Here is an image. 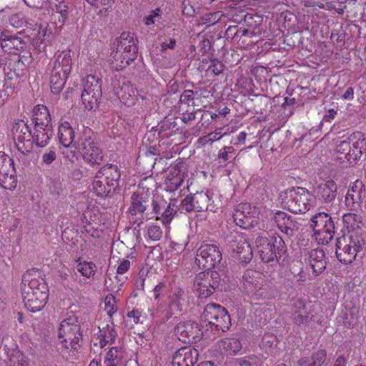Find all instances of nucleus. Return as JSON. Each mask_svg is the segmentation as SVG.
Here are the masks:
<instances>
[{
    "label": "nucleus",
    "mask_w": 366,
    "mask_h": 366,
    "mask_svg": "<svg viewBox=\"0 0 366 366\" xmlns=\"http://www.w3.org/2000/svg\"><path fill=\"white\" fill-rule=\"evenodd\" d=\"M49 286L42 270L30 268L24 272L21 280V297L27 310L35 313L44 309L49 300Z\"/></svg>",
    "instance_id": "f257e3e1"
},
{
    "label": "nucleus",
    "mask_w": 366,
    "mask_h": 366,
    "mask_svg": "<svg viewBox=\"0 0 366 366\" xmlns=\"http://www.w3.org/2000/svg\"><path fill=\"white\" fill-rule=\"evenodd\" d=\"M138 54L137 40L133 36L122 34L112 48L109 61L112 69L120 71L136 60Z\"/></svg>",
    "instance_id": "f03ea898"
},
{
    "label": "nucleus",
    "mask_w": 366,
    "mask_h": 366,
    "mask_svg": "<svg viewBox=\"0 0 366 366\" xmlns=\"http://www.w3.org/2000/svg\"><path fill=\"white\" fill-rule=\"evenodd\" d=\"M120 177L118 166L104 165L100 167L94 175L92 190L98 197H107L117 188Z\"/></svg>",
    "instance_id": "7ed1b4c3"
},
{
    "label": "nucleus",
    "mask_w": 366,
    "mask_h": 366,
    "mask_svg": "<svg viewBox=\"0 0 366 366\" xmlns=\"http://www.w3.org/2000/svg\"><path fill=\"white\" fill-rule=\"evenodd\" d=\"M202 319L205 322L206 331L210 330L213 335L228 330L231 325V317L228 312L223 306L217 304L206 305Z\"/></svg>",
    "instance_id": "20e7f679"
},
{
    "label": "nucleus",
    "mask_w": 366,
    "mask_h": 366,
    "mask_svg": "<svg viewBox=\"0 0 366 366\" xmlns=\"http://www.w3.org/2000/svg\"><path fill=\"white\" fill-rule=\"evenodd\" d=\"M255 244L261 259L266 263L277 260L287 250L285 242L279 234H273L269 238L257 237Z\"/></svg>",
    "instance_id": "39448f33"
},
{
    "label": "nucleus",
    "mask_w": 366,
    "mask_h": 366,
    "mask_svg": "<svg viewBox=\"0 0 366 366\" xmlns=\"http://www.w3.org/2000/svg\"><path fill=\"white\" fill-rule=\"evenodd\" d=\"M71 61L69 51H62L57 56L50 76L52 93L59 94L64 88L72 68Z\"/></svg>",
    "instance_id": "423d86ee"
},
{
    "label": "nucleus",
    "mask_w": 366,
    "mask_h": 366,
    "mask_svg": "<svg viewBox=\"0 0 366 366\" xmlns=\"http://www.w3.org/2000/svg\"><path fill=\"white\" fill-rule=\"evenodd\" d=\"M152 191L146 189L142 182L132 196L130 207L128 209L129 220L139 227L143 224L144 213L150 207Z\"/></svg>",
    "instance_id": "0eeeda50"
},
{
    "label": "nucleus",
    "mask_w": 366,
    "mask_h": 366,
    "mask_svg": "<svg viewBox=\"0 0 366 366\" xmlns=\"http://www.w3.org/2000/svg\"><path fill=\"white\" fill-rule=\"evenodd\" d=\"M320 310V305L306 302L302 299L293 300L292 304V319L297 326L307 325L311 322H319L317 315Z\"/></svg>",
    "instance_id": "6e6552de"
},
{
    "label": "nucleus",
    "mask_w": 366,
    "mask_h": 366,
    "mask_svg": "<svg viewBox=\"0 0 366 366\" xmlns=\"http://www.w3.org/2000/svg\"><path fill=\"white\" fill-rule=\"evenodd\" d=\"M363 140L353 133L336 144V159L340 162L352 164L361 157Z\"/></svg>",
    "instance_id": "1a4fd4ad"
},
{
    "label": "nucleus",
    "mask_w": 366,
    "mask_h": 366,
    "mask_svg": "<svg viewBox=\"0 0 366 366\" xmlns=\"http://www.w3.org/2000/svg\"><path fill=\"white\" fill-rule=\"evenodd\" d=\"M364 241L357 234L339 237L336 242V256L340 262H353L364 245Z\"/></svg>",
    "instance_id": "9d476101"
},
{
    "label": "nucleus",
    "mask_w": 366,
    "mask_h": 366,
    "mask_svg": "<svg viewBox=\"0 0 366 366\" xmlns=\"http://www.w3.org/2000/svg\"><path fill=\"white\" fill-rule=\"evenodd\" d=\"M287 207L293 213H305L315 205V197L305 187L292 188L287 192Z\"/></svg>",
    "instance_id": "9b49d317"
},
{
    "label": "nucleus",
    "mask_w": 366,
    "mask_h": 366,
    "mask_svg": "<svg viewBox=\"0 0 366 366\" xmlns=\"http://www.w3.org/2000/svg\"><path fill=\"white\" fill-rule=\"evenodd\" d=\"M220 282L221 275L218 272L204 270L195 275L193 288L199 297H208L218 288Z\"/></svg>",
    "instance_id": "f8f14e48"
},
{
    "label": "nucleus",
    "mask_w": 366,
    "mask_h": 366,
    "mask_svg": "<svg viewBox=\"0 0 366 366\" xmlns=\"http://www.w3.org/2000/svg\"><path fill=\"white\" fill-rule=\"evenodd\" d=\"M102 94L101 78L94 74H88L83 79L81 101L86 109L92 110L97 107Z\"/></svg>",
    "instance_id": "ddd939ff"
},
{
    "label": "nucleus",
    "mask_w": 366,
    "mask_h": 366,
    "mask_svg": "<svg viewBox=\"0 0 366 366\" xmlns=\"http://www.w3.org/2000/svg\"><path fill=\"white\" fill-rule=\"evenodd\" d=\"M222 259V252L219 246L205 243L199 247L196 251L195 263L199 269L212 271Z\"/></svg>",
    "instance_id": "4468645a"
},
{
    "label": "nucleus",
    "mask_w": 366,
    "mask_h": 366,
    "mask_svg": "<svg viewBox=\"0 0 366 366\" xmlns=\"http://www.w3.org/2000/svg\"><path fill=\"white\" fill-rule=\"evenodd\" d=\"M189 167L182 159L178 158L167 169L164 185L167 190L174 192L182 186L185 178L189 175Z\"/></svg>",
    "instance_id": "2eb2a0df"
},
{
    "label": "nucleus",
    "mask_w": 366,
    "mask_h": 366,
    "mask_svg": "<svg viewBox=\"0 0 366 366\" xmlns=\"http://www.w3.org/2000/svg\"><path fill=\"white\" fill-rule=\"evenodd\" d=\"M13 140L17 149L23 154H28L33 149L32 133L24 120H18L11 128Z\"/></svg>",
    "instance_id": "dca6fc26"
},
{
    "label": "nucleus",
    "mask_w": 366,
    "mask_h": 366,
    "mask_svg": "<svg viewBox=\"0 0 366 366\" xmlns=\"http://www.w3.org/2000/svg\"><path fill=\"white\" fill-rule=\"evenodd\" d=\"M81 326L76 317L69 316L64 319L59 327V339H61L63 347L66 349L74 347L79 340Z\"/></svg>",
    "instance_id": "f3484780"
},
{
    "label": "nucleus",
    "mask_w": 366,
    "mask_h": 366,
    "mask_svg": "<svg viewBox=\"0 0 366 366\" xmlns=\"http://www.w3.org/2000/svg\"><path fill=\"white\" fill-rule=\"evenodd\" d=\"M79 151L83 157V160L90 165H95V164L99 165L103 161L102 150L97 142L95 141L94 137L91 136L89 133L85 132L81 138Z\"/></svg>",
    "instance_id": "a211bd4d"
},
{
    "label": "nucleus",
    "mask_w": 366,
    "mask_h": 366,
    "mask_svg": "<svg viewBox=\"0 0 366 366\" xmlns=\"http://www.w3.org/2000/svg\"><path fill=\"white\" fill-rule=\"evenodd\" d=\"M259 212L256 207L249 203L237 205L233 214L235 224L243 229H249L258 224Z\"/></svg>",
    "instance_id": "6ab92c4d"
},
{
    "label": "nucleus",
    "mask_w": 366,
    "mask_h": 366,
    "mask_svg": "<svg viewBox=\"0 0 366 366\" xmlns=\"http://www.w3.org/2000/svg\"><path fill=\"white\" fill-rule=\"evenodd\" d=\"M0 185L7 190H14L17 186L14 161L4 152H0Z\"/></svg>",
    "instance_id": "aec40b11"
},
{
    "label": "nucleus",
    "mask_w": 366,
    "mask_h": 366,
    "mask_svg": "<svg viewBox=\"0 0 366 366\" xmlns=\"http://www.w3.org/2000/svg\"><path fill=\"white\" fill-rule=\"evenodd\" d=\"M175 335L182 342L196 343L202 338L203 332L196 322H182L175 327Z\"/></svg>",
    "instance_id": "412c9836"
},
{
    "label": "nucleus",
    "mask_w": 366,
    "mask_h": 366,
    "mask_svg": "<svg viewBox=\"0 0 366 366\" xmlns=\"http://www.w3.org/2000/svg\"><path fill=\"white\" fill-rule=\"evenodd\" d=\"M365 196V184L357 179L351 184L345 196V204L348 209L352 212L361 211Z\"/></svg>",
    "instance_id": "4be33fe9"
},
{
    "label": "nucleus",
    "mask_w": 366,
    "mask_h": 366,
    "mask_svg": "<svg viewBox=\"0 0 366 366\" xmlns=\"http://www.w3.org/2000/svg\"><path fill=\"white\" fill-rule=\"evenodd\" d=\"M262 274L259 271L247 269L242 277L243 290L251 296H262Z\"/></svg>",
    "instance_id": "5701e85b"
},
{
    "label": "nucleus",
    "mask_w": 366,
    "mask_h": 366,
    "mask_svg": "<svg viewBox=\"0 0 366 366\" xmlns=\"http://www.w3.org/2000/svg\"><path fill=\"white\" fill-rule=\"evenodd\" d=\"M243 340L242 336L234 335L218 340L217 346L220 352L225 355H237L242 350Z\"/></svg>",
    "instance_id": "b1692460"
},
{
    "label": "nucleus",
    "mask_w": 366,
    "mask_h": 366,
    "mask_svg": "<svg viewBox=\"0 0 366 366\" xmlns=\"http://www.w3.org/2000/svg\"><path fill=\"white\" fill-rule=\"evenodd\" d=\"M199 356L197 349L190 347H183L174 352L172 366H192L195 364Z\"/></svg>",
    "instance_id": "393cba45"
},
{
    "label": "nucleus",
    "mask_w": 366,
    "mask_h": 366,
    "mask_svg": "<svg viewBox=\"0 0 366 366\" xmlns=\"http://www.w3.org/2000/svg\"><path fill=\"white\" fill-rule=\"evenodd\" d=\"M234 252L237 256V259L243 263H249L252 259V247L248 241V239L242 234H238L234 240L232 244Z\"/></svg>",
    "instance_id": "a878e982"
},
{
    "label": "nucleus",
    "mask_w": 366,
    "mask_h": 366,
    "mask_svg": "<svg viewBox=\"0 0 366 366\" xmlns=\"http://www.w3.org/2000/svg\"><path fill=\"white\" fill-rule=\"evenodd\" d=\"M274 221L280 230L288 237H292L295 232L299 229L298 222L294 220V217L287 214L285 212H276L274 213Z\"/></svg>",
    "instance_id": "bb28decb"
},
{
    "label": "nucleus",
    "mask_w": 366,
    "mask_h": 366,
    "mask_svg": "<svg viewBox=\"0 0 366 366\" xmlns=\"http://www.w3.org/2000/svg\"><path fill=\"white\" fill-rule=\"evenodd\" d=\"M97 335L94 345H99L100 348H102L107 344L114 343L117 336V332L112 322L110 323L103 322L99 326Z\"/></svg>",
    "instance_id": "cd10ccee"
},
{
    "label": "nucleus",
    "mask_w": 366,
    "mask_h": 366,
    "mask_svg": "<svg viewBox=\"0 0 366 366\" xmlns=\"http://www.w3.org/2000/svg\"><path fill=\"white\" fill-rule=\"evenodd\" d=\"M195 211L203 212L209 211L217 212V207L212 200V194L209 192H199L193 194Z\"/></svg>",
    "instance_id": "c85d7f7f"
},
{
    "label": "nucleus",
    "mask_w": 366,
    "mask_h": 366,
    "mask_svg": "<svg viewBox=\"0 0 366 366\" xmlns=\"http://www.w3.org/2000/svg\"><path fill=\"white\" fill-rule=\"evenodd\" d=\"M309 264L315 277L319 276L326 269V258L322 249H312L309 255Z\"/></svg>",
    "instance_id": "c756f323"
},
{
    "label": "nucleus",
    "mask_w": 366,
    "mask_h": 366,
    "mask_svg": "<svg viewBox=\"0 0 366 366\" xmlns=\"http://www.w3.org/2000/svg\"><path fill=\"white\" fill-rule=\"evenodd\" d=\"M315 192L319 199L325 202H332L337 196V184L332 179L320 184L315 188Z\"/></svg>",
    "instance_id": "7c9ffc66"
},
{
    "label": "nucleus",
    "mask_w": 366,
    "mask_h": 366,
    "mask_svg": "<svg viewBox=\"0 0 366 366\" xmlns=\"http://www.w3.org/2000/svg\"><path fill=\"white\" fill-rule=\"evenodd\" d=\"M126 357V353L121 347H112L106 352L104 363L105 366H122Z\"/></svg>",
    "instance_id": "2f4dec72"
},
{
    "label": "nucleus",
    "mask_w": 366,
    "mask_h": 366,
    "mask_svg": "<svg viewBox=\"0 0 366 366\" xmlns=\"http://www.w3.org/2000/svg\"><path fill=\"white\" fill-rule=\"evenodd\" d=\"M75 132L69 122H64L59 124L58 139L64 148H71L74 142Z\"/></svg>",
    "instance_id": "473e14b6"
},
{
    "label": "nucleus",
    "mask_w": 366,
    "mask_h": 366,
    "mask_svg": "<svg viewBox=\"0 0 366 366\" xmlns=\"http://www.w3.org/2000/svg\"><path fill=\"white\" fill-rule=\"evenodd\" d=\"M33 113V120L35 127L37 128H40L39 127H52L51 115L46 107L37 105L34 107Z\"/></svg>",
    "instance_id": "72a5a7b5"
},
{
    "label": "nucleus",
    "mask_w": 366,
    "mask_h": 366,
    "mask_svg": "<svg viewBox=\"0 0 366 366\" xmlns=\"http://www.w3.org/2000/svg\"><path fill=\"white\" fill-rule=\"evenodd\" d=\"M49 6L51 9V19L54 21L56 24L58 22L60 26H62L69 14L67 3L61 1L56 4V2H53L52 0H50V4H48V7Z\"/></svg>",
    "instance_id": "f704fd0d"
},
{
    "label": "nucleus",
    "mask_w": 366,
    "mask_h": 366,
    "mask_svg": "<svg viewBox=\"0 0 366 366\" xmlns=\"http://www.w3.org/2000/svg\"><path fill=\"white\" fill-rule=\"evenodd\" d=\"M326 350L320 349L312 355H303L297 361L299 366H321L326 360Z\"/></svg>",
    "instance_id": "c9c22d12"
},
{
    "label": "nucleus",
    "mask_w": 366,
    "mask_h": 366,
    "mask_svg": "<svg viewBox=\"0 0 366 366\" xmlns=\"http://www.w3.org/2000/svg\"><path fill=\"white\" fill-rule=\"evenodd\" d=\"M244 26L250 31V36H259L262 34V18L256 14H244Z\"/></svg>",
    "instance_id": "e433bc0d"
},
{
    "label": "nucleus",
    "mask_w": 366,
    "mask_h": 366,
    "mask_svg": "<svg viewBox=\"0 0 366 366\" xmlns=\"http://www.w3.org/2000/svg\"><path fill=\"white\" fill-rule=\"evenodd\" d=\"M38 128L34 126V132L32 134L33 144H36L37 147H45L49 144L52 135V127H40Z\"/></svg>",
    "instance_id": "4c0bfd02"
},
{
    "label": "nucleus",
    "mask_w": 366,
    "mask_h": 366,
    "mask_svg": "<svg viewBox=\"0 0 366 366\" xmlns=\"http://www.w3.org/2000/svg\"><path fill=\"white\" fill-rule=\"evenodd\" d=\"M76 269L84 279H92L96 274L97 266L94 262H88L80 257L76 259Z\"/></svg>",
    "instance_id": "58836bf2"
},
{
    "label": "nucleus",
    "mask_w": 366,
    "mask_h": 366,
    "mask_svg": "<svg viewBox=\"0 0 366 366\" xmlns=\"http://www.w3.org/2000/svg\"><path fill=\"white\" fill-rule=\"evenodd\" d=\"M183 291L182 289H174L169 296L168 312L170 315H177L181 312Z\"/></svg>",
    "instance_id": "ea45409f"
},
{
    "label": "nucleus",
    "mask_w": 366,
    "mask_h": 366,
    "mask_svg": "<svg viewBox=\"0 0 366 366\" xmlns=\"http://www.w3.org/2000/svg\"><path fill=\"white\" fill-rule=\"evenodd\" d=\"M1 44V47L6 52L14 53L21 51V49L24 48V43L20 37L10 35L6 36V37L3 39Z\"/></svg>",
    "instance_id": "a19ab883"
},
{
    "label": "nucleus",
    "mask_w": 366,
    "mask_h": 366,
    "mask_svg": "<svg viewBox=\"0 0 366 366\" xmlns=\"http://www.w3.org/2000/svg\"><path fill=\"white\" fill-rule=\"evenodd\" d=\"M334 234L335 224L332 217H330L329 220L326 222L325 225H323L320 233L318 234V237L317 238L316 241H317L319 244L326 245V244L332 241Z\"/></svg>",
    "instance_id": "79ce46f5"
},
{
    "label": "nucleus",
    "mask_w": 366,
    "mask_h": 366,
    "mask_svg": "<svg viewBox=\"0 0 366 366\" xmlns=\"http://www.w3.org/2000/svg\"><path fill=\"white\" fill-rule=\"evenodd\" d=\"M178 211V200L175 198H172L169 203H167V205L164 210L162 212L160 217H157V219H161L162 223L167 226L170 224L172 220L173 219L174 215L177 214Z\"/></svg>",
    "instance_id": "37998d69"
},
{
    "label": "nucleus",
    "mask_w": 366,
    "mask_h": 366,
    "mask_svg": "<svg viewBox=\"0 0 366 366\" xmlns=\"http://www.w3.org/2000/svg\"><path fill=\"white\" fill-rule=\"evenodd\" d=\"M127 280L126 276H119L117 274L107 276L104 285L107 290L112 292H119Z\"/></svg>",
    "instance_id": "c03bdc74"
},
{
    "label": "nucleus",
    "mask_w": 366,
    "mask_h": 366,
    "mask_svg": "<svg viewBox=\"0 0 366 366\" xmlns=\"http://www.w3.org/2000/svg\"><path fill=\"white\" fill-rule=\"evenodd\" d=\"M330 217L326 212H318L312 217L310 226L313 229L315 239L318 237L323 225H325L327 222L330 220Z\"/></svg>",
    "instance_id": "a18cd8bd"
},
{
    "label": "nucleus",
    "mask_w": 366,
    "mask_h": 366,
    "mask_svg": "<svg viewBox=\"0 0 366 366\" xmlns=\"http://www.w3.org/2000/svg\"><path fill=\"white\" fill-rule=\"evenodd\" d=\"M25 66H26L24 61L18 59L16 61H9L7 68L5 69V71L8 70L6 71V74L10 79L14 78V76L16 77H20L24 74Z\"/></svg>",
    "instance_id": "49530a36"
},
{
    "label": "nucleus",
    "mask_w": 366,
    "mask_h": 366,
    "mask_svg": "<svg viewBox=\"0 0 366 366\" xmlns=\"http://www.w3.org/2000/svg\"><path fill=\"white\" fill-rule=\"evenodd\" d=\"M277 339L276 335L270 333H266L262 336L260 342V347L266 352L274 353L276 350Z\"/></svg>",
    "instance_id": "de8ad7c7"
},
{
    "label": "nucleus",
    "mask_w": 366,
    "mask_h": 366,
    "mask_svg": "<svg viewBox=\"0 0 366 366\" xmlns=\"http://www.w3.org/2000/svg\"><path fill=\"white\" fill-rule=\"evenodd\" d=\"M8 366H28V359L21 351L16 349L9 357Z\"/></svg>",
    "instance_id": "09e8293b"
},
{
    "label": "nucleus",
    "mask_w": 366,
    "mask_h": 366,
    "mask_svg": "<svg viewBox=\"0 0 366 366\" xmlns=\"http://www.w3.org/2000/svg\"><path fill=\"white\" fill-rule=\"evenodd\" d=\"M224 16H225L222 11H216L215 12L202 14L200 17V21L202 24H204L207 26H213L217 22L221 21Z\"/></svg>",
    "instance_id": "8fccbe9b"
},
{
    "label": "nucleus",
    "mask_w": 366,
    "mask_h": 366,
    "mask_svg": "<svg viewBox=\"0 0 366 366\" xmlns=\"http://www.w3.org/2000/svg\"><path fill=\"white\" fill-rule=\"evenodd\" d=\"M192 4H191L189 1H184L182 3V13L188 17H192L194 15L199 13L200 9H198L199 1H197L195 4H194V0H192Z\"/></svg>",
    "instance_id": "3c124183"
},
{
    "label": "nucleus",
    "mask_w": 366,
    "mask_h": 366,
    "mask_svg": "<svg viewBox=\"0 0 366 366\" xmlns=\"http://www.w3.org/2000/svg\"><path fill=\"white\" fill-rule=\"evenodd\" d=\"M178 211L190 212L195 211L194 202L193 200V194L187 195L182 199L181 203L178 204Z\"/></svg>",
    "instance_id": "603ef678"
},
{
    "label": "nucleus",
    "mask_w": 366,
    "mask_h": 366,
    "mask_svg": "<svg viewBox=\"0 0 366 366\" xmlns=\"http://www.w3.org/2000/svg\"><path fill=\"white\" fill-rule=\"evenodd\" d=\"M97 218L96 213H94L92 209L87 208V209L84 212L81 222L83 227L85 228L88 232H89L90 229H87V227L91 226L92 223L97 220Z\"/></svg>",
    "instance_id": "864d4df0"
},
{
    "label": "nucleus",
    "mask_w": 366,
    "mask_h": 366,
    "mask_svg": "<svg viewBox=\"0 0 366 366\" xmlns=\"http://www.w3.org/2000/svg\"><path fill=\"white\" fill-rule=\"evenodd\" d=\"M162 14L163 11L160 8L153 9L151 11L150 14L144 19V24L147 26H150L157 22H159Z\"/></svg>",
    "instance_id": "5fc2aeb1"
},
{
    "label": "nucleus",
    "mask_w": 366,
    "mask_h": 366,
    "mask_svg": "<svg viewBox=\"0 0 366 366\" xmlns=\"http://www.w3.org/2000/svg\"><path fill=\"white\" fill-rule=\"evenodd\" d=\"M167 204V201L163 198H161V197L157 196L155 199H154L153 196L152 195V202L150 205L152 206L154 214H162L166 208Z\"/></svg>",
    "instance_id": "6e6d98bb"
},
{
    "label": "nucleus",
    "mask_w": 366,
    "mask_h": 366,
    "mask_svg": "<svg viewBox=\"0 0 366 366\" xmlns=\"http://www.w3.org/2000/svg\"><path fill=\"white\" fill-rule=\"evenodd\" d=\"M104 310L109 315V318H112L113 314H114L117 310L116 301L112 295L106 296L104 299Z\"/></svg>",
    "instance_id": "4d7b16f0"
},
{
    "label": "nucleus",
    "mask_w": 366,
    "mask_h": 366,
    "mask_svg": "<svg viewBox=\"0 0 366 366\" xmlns=\"http://www.w3.org/2000/svg\"><path fill=\"white\" fill-rule=\"evenodd\" d=\"M37 31L34 33L35 36L37 39L40 40L41 42L44 41L49 40L51 36H52V31L50 29H48L47 26L40 25L38 26L37 29H34V31Z\"/></svg>",
    "instance_id": "13d9d810"
},
{
    "label": "nucleus",
    "mask_w": 366,
    "mask_h": 366,
    "mask_svg": "<svg viewBox=\"0 0 366 366\" xmlns=\"http://www.w3.org/2000/svg\"><path fill=\"white\" fill-rule=\"evenodd\" d=\"M162 229L159 225L151 224L148 227L147 234L152 241H159L162 237Z\"/></svg>",
    "instance_id": "bf43d9fd"
},
{
    "label": "nucleus",
    "mask_w": 366,
    "mask_h": 366,
    "mask_svg": "<svg viewBox=\"0 0 366 366\" xmlns=\"http://www.w3.org/2000/svg\"><path fill=\"white\" fill-rule=\"evenodd\" d=\"M230 21L240 23L244 21L245 16L244 11L238 9H230L226 16Z\"/></svg>",
    "instance_id": "052dcab7"
},
{
    "label": "nucleus",
    "mask_w": 366,
    "mask_h": 366,
    "mask_svg": "<svg viewBox=\"0 0 366 366\" xmlns=\"http://www.w3.org/2000/svg\"><path fill=\"white\" fill-rule=\"evenodd\" d=\"M224 68V66L221 61L214 59L210 60L207 71L212 73L214 75H217L222 72Z\"/></svg>",
    "instance_id": "680f3d73"
},
{
    "label": "nucleus",
    "mask_w": 366,
    "mask_h": 366,
    "mask_svg": "<svg viewBox=\"0 0 366 366\" xmlns=\"http://www.w3.org/2000/svg\"><path fill=\"white\" fill-rule=\"evenodd\" d=\"M26 4L30 7L38 9H47L50 4V0H23Z\"/></svg>",
    "instance_id": "e2e57ef3"
},
{
    "label": "nucleus",
    "mask_w": 366,
    "mask_h": 366,
    "mask_svg": "<svg viewBox=\"0 0 366 366\" xmlns=\"http://www.w3.org/2000/svg\"><path fill=\"white\" fill-rule=\"evenodd\" d=\"M234 151L235 149L232 146H224L219 151L217 158L222 159V162L225 164L229 159V154L234 153Z\"/></svg>",
    "instance_id": "0e129e2a"
},
{
    "label": "nucleus",
    "mask_w": 366,
    "mask_h": 366,
    "mask_svg": "<svg viewBox=\"0 0 366 366\" xmlns=\"http://www.w3.org/2000/svg\"><path fill=\"white\" fill-rule=\"evenodd\" d=\"M130 267L131 262L129 259L124 258L120 259L118 267L117 268V274L122 276L126 272L129 271Z\"/></svg>",
    "instance_id": "69168bd1"
},
{
    "label": "nucleus",
    "mask_w": 366,
    "mask_h": 366,
    "mask_svg": "<svg viewBox=\"0 0 366 366\" xmlns=\"http://www.w3.org/2000/svg\"><path fill=\"white\" fill-rule=\"evenodd\" d=\"M194 94L192 90H184L180 97L182 103L189 104H194Z\"/></svg>",
    "instance_id": "338daca9"
},
{
    "label": "nucleus",
    "mask_w": 366,
    "mask_h": 366,
    "mask_svg": "<svg viewBox=\"0 0 366 366\" xmlns=\"http://www.w3.org/2000/svg\"><path fill=\"white\" fill-rule=\"evenodd\" d=\"M61 153L64 157L69 159V161L74 162V159L76 158V148L75 144H71V148H66L65 150H62Z\"/></svg>",
    "instance_id": "774afa93"
}]
</instances>
